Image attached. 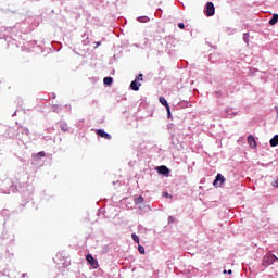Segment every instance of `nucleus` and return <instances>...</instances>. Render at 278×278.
Here are the masks:
<instances>
[{"mask_svg":"<svg viewBox=\"0 0 278 278\" xmlns=\"http://www.w3.org/2000/svg\"><path fill=\"white\" fill-rule=\"evenodd\" d=\"M114 78H112L111 76H106L103 78V84L104 86H110L111 84H113Z\"/></svg>","mask_w":278,"mask_h":278,"instance_id":"13","label":"nucleus"},{"mask_svg":"<svg viewBox=\"0 0 278 278\" xmlns=\"http://www.w3.org/2000/svg\"><path fill=\"white\" fill-rule=\"evenodd\" d=\"M135 205H140L141 203H144V197L138 195L137 198L134 199Z\"/></svg>","mask_w":278,"mask_h":278,"instance_id":"15","label":"nucleus"},{"mask_svg":"<svg viewBox=\"0 0 278 278\" xmlns=\"http://www.w3.org/2000/svg\"><path fill=\"white\" fill-rule=\"evenodd\" d=\"M138 251H139V253H140L141 255H144V253H146L144 247H142V245H139V247H138Z\"/></svg>","mask_w":278,"mask_h":278,"instance_id":"23","label":"nucleus"},{"mask_svg":"<svg viewBox=\"0 0 278 278\" xmlns=\"http://www.w3.org/2000/svg\"><path fill=\"white\" fill-rule=\"evenodd\" d=\"M159 102L161 103V105H163L165 109L166 108H170V104H168V101L166 100V98H164V97H160L159 98Z\"/></svg>","mask_w":278,"mask_h":278,"instance_id":"10","label":"nucleus"},{"mask_svg":"<svg viewBox=\"0 0 278 278\" xmlns=\"http://www.w3.org/2000/svg\"><path fill=\"white\" fill-rule=\"evenodd\" d=\"M138 23H149V21H151V18L147 15L143 16H139L137 17Z\"/></svg>","mask_w":278,"mask_h":278,"instance_id":"12","label":"nucleus"},{"mask_svg":"<svg viewBox=\"0 0 278 278\" xmlns=\"http://www.w3.org/2000/svg\"><path fill=\"white\" fill-rule=\"evenodd\" d=\"M99 47H101V41L96 42L94 49H98Z\"/></svg>","mask_w":278,"mask_h":278,"instance_id":"31","label":"nucleus"},{"mask_svg":"<svg viewBox=\"0 0 278 278\" xmlns=\"http://www.w3.org/2000/svg\"><path fill=\"white\" fill-rule=\"evenodd\" d=\"M137 81H143L144 80V75L143 74H139L138 76H136L135 78Z\"/></svg>","mask_w":278,"mask_h":278,"instance_id":"21","label":"nucleus"},{"mask_svg":"<svg viewBox=\"0 0 278 278\" xmlns=\"http://www.w3.org/2000/svg\"><path fill=\"white\" fill-rule=\"evenodd\" d=\"M277 23H278V14L277 13H275L273 16H271V18L269 20V25H277Z\"/></svg>","mask_w":278,"mask_h":278,"instance_id":"14","label":"nucleus"},{"mask_svg":"<svg viewBox=\"0 0 278 278\" xmlns=\"http://www.w3.org/2000/svg\"><path fill=\"white\" fill-rule=\"evenodd\" d=\"M83 38H85V39L83 40V43H84V45H88V42H89V41H88V35L84 34V35H83Z\"/></svg>","mask_w":278,"mask_h":278,"instance_id":"24","label":"nucleus"},{"mask_svg":"<svg viewBox=\"0 0 278 278\" xmlns=\"http://www.w3.org/2000/svg\"><path fill=\"white\" fill-rule=\"evenodd\" d=\"M212 60H214V54L210 55V61L212 62Z\"/></svg>","mask_w":278,"mask_h":278,"instance_id":"34","label":"nucleus"},{"mask_svg":"<svg viewBox=\"0 0 278 278\" xmlns=\"http://www.w3.org/2000/svg\"><path fill=\"white\" fill-rule=\"evenodd\" d=\"M232 273H233V270H231V269H229V270L225 269V270H224V275H227V274H228V275H232Z\"/></svg>","mask_w":278,"mask_h":278,"instance_id":"28","label":"nucleus"},{"mask_svg":"<svg viewBox=\"0 0 278 278\" xmlns=\"http://www.w3.org/2000/svg\"><path fill=\"white\" fill-rule=\"evenodd\" d=\"M163 195H164V197H168V192H164Z\"/></svg>","mask_w":278,"mask_h":278,"instance_id":"36","label":"nucleus"},{"mask_svg":"<svg viewBox=\"0 0 278 278\" xmlns=\"http://www.w3.org/2000/svg\"><path fill=\"white\" fill-rule=\"evenodd\" d=\"M51 98H52V99H55V93H51Z\"/></svg>","mask_w":278,"mask_h":278,"instance_id":"35","label":"nucleus"},{"mask_svg":"<svg viewBox=\"0 0 278 278\" xmlns=\"http://www.w3.org/2000/svg\"><path fill=\"white\" fill-rule=\"evenodd\" d=\"M12 116H16V112H14V113L12 114Z\"/></svg>","mask_w":278,"mask_h":278,"instance_id":"38","label":"nucleus"},{"mask_svg":"<svg viewBox=\"0 0 278 278\" xmlns=\"http://www.w3.org/2000/svg\"><path fill=\"white\" fill-rule=\"evenodd\" d=\"M225 181H227L225 176H223V174H217L214 181H213V186L215 188H220V186H223V184H225Z\"/></svg>","mask_w":278,"mask_h":278,"instance_id":"3","label":"nucleus"},{"mask_svg":"<svg viewBox=\"0 0 278 278\" xmlns=\"http://www.w3.org/2000/svg\"><path fill=\"white\" fill-rule=\"evenodd\" d=\"M10 188H11L12 192H18V189H16V188L14 189V185H12Z\"/></svg>","mask_w":278,"mask_h":278,"instance_id":"30","label":"nucleus"},{"mask_svg":"<svg viewBox=\"0 0 278 278\" xmlns=\"http://www.w3.org/2000/svg\"><path fill=\"white\" fill-rule=\"evenodd\" d=\"M61 131H68V124L66 122H60Z\"/></svg>","mask_w":278,"mask_h":278,"instance_id":"16","label":"nucleus"},{"mask_svg":"<svg viewBox=\"0 0 278 278\" xmlns=\"http://www.w3.org/2000/svg\"><path fill=\"white\" fill-rule=\"evenodd\" d=\"M175 216H168V224L170 225V224H173V223H175Z\"/></svg>","mask_w":278,"mask_h":278,"instance_id":"26","label":"nucleus"},{"mask_svg":"<svg viewBox=\"0 0 278 278\" xmlns=\"http://www.w3.org/2000/svg\"><path fill=\"white\" fill-rule=\"evenodd\" d=\"M178 27H179V29H186V24H184V23H178Z\"/></svg>","mask_w":278,"mask_h":278,"instance_id":"27","label":"nucleus"},{"mask_svg":"<svg viewBox=\"0 0 278 278\" xmlns=\"http://www.w3.org/2000/svg\"><path fill=\"white\" fill-rule=\"evenodd\" d=\"M97 136H100V138H104L105 140H112V135L108 134L103 129H98L97 130Z\"/></svg>","mask_w":278,"mask_h":278,"instance_id":"7","label":"nucleus"},{"mask_svg":"<svg viewBox=\"0 0 278 278\" xmlns=\"http://www.w3.org/2000/svg\"><path fill=\"white\" fill-rule=\"evenodd\" d=\"M7 275L10 278H21V273H18L16 269L10 270Z\"/></svg>","mask_w":278,"mask_h":278,"instance_id":"9","label":"nucleus"},{"mask_svg":"<svg viewBox=\"0 0 278 278\" xmlns=\"http://www.w3.org/2000/svg\"><path fill=\"white\" fill-rule=\"evenodd\" d=\"M165 110L167 112V118H173V113L170 112V106H167Z\"/></svg>","mask_w":278,"mask_h":278,"instance_id":"22","label":"nucleus"},{"mask_svg":"<svg viewBox=\"0 0 278 278\" xmlns=\"http://www.w3.org/2000/svg\"><path fill=\"white\" fill-rule=\"evenodd\" d=\"M270 147H278V135H275L270 140H269Z\"/></svg>","mask_w":278,"mask_h":278,"instance_id":"11","label":"nucleus"},{"mask_svg":"<svg viewBox=\"0 0 278 278\" xmlns=\"http://www.w3.org/2000/svg\"><path fill=\"white\" fill-rule=\"evenodd\" d=\"M52 110H53V112H62V106H60V105H58V104H54V105L52 106Z\"/></svg>","mask_w":278,"mask_h":278,"instance_id":"20","label":"nucleus"},{"mask_svg":"<svg viewBox=\"0 0 278 278\" xmlns=\"http://www.w3.org/2000/svg\"><path fill=\"white\" fill-rule=\"evenodd\" d=\"M21 134H23V136H29V128L27 127H20Z\"/></svg>","mask_w":278,"mask_h":278,"instance_id":"17","label":"nucleus"},{"mask_svg":"<svg viewBox=\"0 0 278 278\" xmlns=\"http://www.w3.org/2000/svg\"><path fill=\"white\" fill-rule=\"evenodd\" d=\"M248 144L251 147V149H257V141L253 135L248 136Z\"/></svg>","mask_w":278,"mask_h":278,"instance_id":"8","label":"nucleus"},{"mask_svg":"<svg viewBox=\"0 0 278 278\" xmlns=\"http://www.w3.org/2000/svg\"><path fill=\"white\" fill-rule=\"evenodd\" d=\"M86 261L88 264H90L91 268L97 269L99 268V261L92 256V254H87L86 255Z\"/></svg>","mask_w":278,"mask_h":278,"instance_id":"4","label":"nucleus"},{"mask_svg":"<svg viewBox=\"0 0 278 278\" xmlns=\"http://www.w3.org/2000/svg\"><path fill=\"white\" fill-rule=\"evenodd\" d=\"M204 14L206 16H214V14H216V8L214 7V2L206 3Z\"/></svg>","mask_w":278,"mask_h":278,"instance_id":"2","label":"nucleus"},{"mask_svg":"<svg viewBox=\"0 0 278 278\" xmlns=\"http://www.w3.org/2000/svg\"><path fill=\"white\" fill-rule=\"evenodd\" d=\"M60 255H61V254H60V253H58V254H56V257H60Z\"/></svg>","mask_w":278,"mask_h":278,"instance_id":"39","label":"nucleus"},{"mask_svg":"<svg viewBox=\"0 0 278 278\" xmlns=\"http://www.w3.org/2000/svg\"><path fill=\"white\" fill-rule=\"evenodd\" d=\"M155 170L156 173H159V175H163L164 177H168V175L170 174V169L166 167V165L157 166Z\"/></svg>","mask_w":278,"mask_h":278,"instance_id":"5","label":"nucleus"},{"mask_svg":"<svg viewBox=\"0 0 278 278\" xmlns=\"http://www.w3.org/2000/svg\"><path fill=\"white\" fill-rule=\"evenodd\" d=\"M227 114H229L231 112V110H226Z\"/></svg>","mask_w":278,"mask_h":278,"instance_id":"37","label":"nucleus"},{"mask_svg":"<svg viewBox=\"0 0 278 278\" xmlns=\"http://www.w3.org/2000/svg\"><path fill=\"white\" fill-rule=\"evenodd\" d=\"M140 86H142V83L139 80H136V78L130 83V90H134V92H138L140 90Z\"/></svg>","mask_w":278,"mask_h":278,"instance_id":"6","label":"nucleus"},{"mask_svg":"<svg viewBox=\"0 0 278 278\" xmlns=\"http://www.w3.org/2000/svg\"><path fill=\"white\" fill-rule=\"evenodd\" d=\"M131 238H132L134 242H136L137 244H140V237H138V235L132 233Z\"/></svg>","mask_w":278,"mask_h":278,"instance_id":"18","label":"nucleus"},{"mask_svg":"<svg viewBox=\"0 0 278 278\" xmlns=\"http://www.w3.org/2000/svg\"><path fill=\"white\" fill-rule=\"evenodd\" d=\"M20 277H23V278L27 277V273L20 275Z\"/></svg>","mask_w":278,"mask_h":278,"instance_id":"33","label":"nucleus"},{"mask_svg":"<svg viewBox=\"0 0 278 278\" xmlns=\"http://www.w3.org/2000/svg\"><path fill=\"white\" fill-rule=\"evenodd\" d=\"M37 157L40 160L42 157H45V151H40L37 153Z\"/></svg>","mask_w":278,"mask_h":278,"instance_id":"25","label":"nucleus"},{"mask_svg":"<svg viewBox=\"0 0 278 278\" xmlns=\"http://www.w3.org/2000/svg\"><path fill=\"white\" fill-rule=\"evenodd\" d=\"M249 38H250L249 33H244L243 34V42H245V45H249Z\"/></svg>","mask_w":278,"mask_h":278,"instance_id":"19","label":"nucleus"},{"mask_svg":"<svg viewBox=\"0 0 278 278\" xmlns=\"http://www.w3.org/2000/svg\"><path fill=\"white\" fill-rule=\"evenodd\" d=\"M278 261L277 255L273 254V253H267L264 257H263V266H265V268H268V266H273V264L275 262Z\"/></svg>","mask_w":278,"mask_h":278,"instance_id":"1","label":"nucleus"},{"mask_svg":"<svg viewBox=\"0 0 278 278\" xmlns=\"http://www.w3.org/2000/svg\"><path fill=\"white\" fill-rule=\"evenodd\" d=\"M271 186H273L274 188H278V179L275 180L274 182H271Z\"/></svg>","mask_w":278,"mask_h":278,"instance_id":"29","label":"nucleus"},{"mask_svg":"<svg viewBox=\"0 0 278 278\" xmlns=\"http://www.w3.org/2000/svg\"><path fill=\"white\" fill-rule=\"evenodd\" d=\"M1 214H2V216H5V214H8V210H3V211L1 212Z\"/></svg>","mask_w":278,"mask_h":278,"instance_id":"32","label":"nucleus"}]
</instances>
